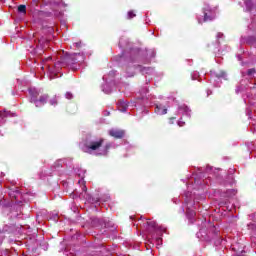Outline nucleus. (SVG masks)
Here are the masks:
<instances>
[{
    "instance_id": "f257e3e1",
    "label": "nucleus",
    "mask_w": 256,
    "mask_h": 256,
    "mask_svg": "<svg viewBox=\"0 0 256 256\" xmlns=\"http://www.w3.org/2000/svg\"><path fill=\"white\" fill-rule=\"evenodd\" d=\"M105 143L104 138H97L95 136H87L84 140L83 151L84 153H93V151H99Z\"/></svg>"
},
{
    "instance_id": "f03ea898",
    "label": "nucleus",
    "mask_w": 256,
    "mask_h": 256,
    "mask_svg": "<svg viewBox=\"0 0 256 256\" xmlns=\"http://www.w3.org/2000/svg\"><path fill=\"white\" fill-rule=\"evenodd\" d=\"M81 57H83L80 53H74V54H66L61 58L62 66L65 67V65H75V63H79L81 60Z\"/></svg>"
},
{
    "instance_id": "7ed1b4c3",
    "label": "nucleus",
    "mask_w": 256,
    "mask_h": 256,
    "mask_svg": "<svg viewBox=\"0 0 256 256\" xmlns=\"http://www.w3.org/2000/svg\"><path fill=\"white\" fill-rule=\"evenodd\" d=\"M204 13V23H208V21H213L217 17L215 14V10L211 9V7L207 6L203 9Z\"/></svg>"
},
{
    "instance_id": "20e7f679",
    "label": "nucleus",
    "mask_w": 256,
    "mask_h": 256,
    "mask_svg": "<svg viewBox=\"0 0 256 256\" xmlns=\"http://www.w3.org/2000/svg\"><path fill=\"white\" fill-rule=\"evenodd\" d=\"M109 135L114 137V139H123L125 137V131L123 130H110Z\"/></svg>"
},
{
    "instance_id": "39448f33",
    "label": "nucleus",
    "mask_w": 256,
    "mask_h": 256,
    "mask_svg": "<svg viewBox=\"0 0 256 256\" xmlns=\"http://www.w3.org/2000/svg\"><path fill=\"white\" fill-rule=\"evenodd\" d=\"M82 191H83V193H84L83 197H84V199H86V201H89V203H97V200L91 198V195H89V194L87 193V186L84 185V186L82 187Z\"/></svg>"
},
{
    "instance_id": "423d86ee",
    "label": "nucleus",
    "mask_w": 256,
    "mask_h": 256,
    "mask_svg": "<svg viewBox=\"0 0 256 256\" xmlns=\"http://www.w3.org/2000/svg\"><path fill=\"white\" fill-rule=\"evenodd\" d=\"M129 107V105L127 104V102H125V100H119L118 101V109L122 112L125 113V111H127V108Z\"/></svg>"
},
{
    "instance_id": "0eeeda50",
    "label": "nucleus",
    "mask_w": 256,
    "mask_h": 256,
    "mask_svg": "<svg viewBox=\"0 0 256 256\" xmlns=\"http://www.w3.org/2000/svg\"><path fill=\"white\" fill-rule=\"evenodd\" d=\"M18 13H23V15H26L27 14V6L24 4L19 5Z\"/></svg>"
},
{
    "instance_id": "6e6552de",
    "label": "nucleus",
    "mask_w": 256,
    "mask_h": 256,
    "mask_svg": "<svg viewBox=\"0 0 256 256\" xmlns=\"http://www.w3.org/2000/svg\"><path fill=\"white\" fill-rule=\"evenodd\" d=\"M147 225H148V227H150V229H157V222H155V221L148 220Z\"/></svg>"
},
{
    "instance_id": "1a4fd4ad",
    "label": "nucleus",
    "mask_w": 256,
    "mask_h": 256,
    "mask_svg": "<svg viewBox=\"0 0 256 256\" xmlns=\"http://www.w3.org/2000/svg\"><path fill=\"white\" fill-rule=\"evenodd\" d=\"M47 99H49V95L44 94L40 97L39 101L40 103H47Z\"/></svg>"
},
{
    "instance_id": "9d476101",
    "label": "nucleus",
    "mask_w": 256,
    "mask_h": 256,
    "mask_svg": "<svg viewBox=\"0 0 256 256\" xmlns=\"http://www.w3.org/2000/svg\"><path fill=\"white\" fill-rule=\"evenodd\" d=\"M186 213H187V215L190 216V217H195V215H196V213H195L194 210H189V209H188V210L186 211Z\"/></svg>"
},
{
    "instance_id": "9b49d317",
    "label": "nucleus",
    "mask_w": 256,
    "mask_h": 256,
    "mask_svg": "<svg viewBox=\"0 0 256 256\" xmlns=\"http://www.w3.org/2000/svg\"><path fill=\"white\" fill-rule=\"evenodd\" d=\"M45 43H47V40L45 38L38 39V44L39 45L43 46V45H45Z\"/></svg>"
},
{
    "instance_id": "f8f14e48",
    "label": "nucleus",
    "mask_w": 256,
    "mask_h": 256,
    "mask_svg": "<svg viewBox=\"0 0 256 256\" xmlns=\"http://www.w3.org/2000/svg\"><path fill=\"white\" fill-rule=\"evenodd\" d=\"M50 105H57V96H53V98L50 100Z\"/></svg>"
},
{
    "instance_id": "ddd939ff",
    "label": "nucleus",
    "mask_w": 256,
    "mask_h": 256,
    "mask_svg": "<svg viewBox=\"0 0 256 256\" xmlns=\"http://www.w3.org/2000/svg\"><path fill=\"white\" fill-rule=\"evenodd\" d=\"M133 17H136L135 12L129 11V12H128V19H133Z\"/></svg>"
},
{
    "instance_id": "4468645a",
    "label": "nucleus",
    "mask_w": 256,
    "mask_h": 256,
    "mask_svg": "<svg viewBox=\"0 0 256 256\" xmlns=\"http://www.w3.org/2000/svg\"><path fill=\"white\" fill-rule=\"evenodd\" d=\"M256 71L255 68H251L248 70L247 75L251 76V75H255Z\"/></svg>"
},
{
    "instance_id": "2eb2a0df",
    "label": "nucleus",
    "mask_w": 256,
    "mask_h": 256,
    "mask_svg": "<svg viewBox=\"0 0 256 256\" xmlns=\"http://www.w3.org/2000/svg\"><path fill=\"white\" fill-rule=\"evenodd\" d=\"M5 239V230L0 229V241H3Z\"/></svg>"
},
{
    "instance_id": "dca6fc26",
    "label": "nucleus",
    "mask_w": 256,
    "mask_h": 256,
    "mask_svg": "<svg viewBox=\"0 0 256 256\" xmlns=\"http://www.w3.org/2000/svg\"><path fill=\"white\" fill-rule=\"evenodd\" d=\"M155 113H158V115H160V113H161V106L160 105H156Z\"/></svg>"
},
{
    "instance_id": "f3484780",
    "label": "nucleus",
    "mask_w": 256,
    "mask_h": 256,
    "mask_svg": "<svg viewBox=\"0 0 256 256\" xmlns=\"http://www.w3.org/2000/svg\"><path fill=\"white\" fill-rule=\"evenodd\" d=\"M178 127H185V121H183L182 119H180L178 121Z\"/></svg>"
},
{
    "instance_id": "a211bd4d",
    "label": "nucleus",
    "mask_w": 256,
    "mask_h": 256,
    "mask_svg": "<svg viewBox=\"0 0 256 256\" xmlns=\"http://www.w3.org/2000/svg\"><path fill=\"white\" fill-rule=\"evenodd\" d=\"M160 115H167V108H164L161 112Z\"/></svg>"
},
{
    "instance_id": "6ab92c4d",
    "label": "nucleus",
    "mask_w": 256,
    "mask_h": 256,
    "mask_svg": "<svg viewBox=\"0 0 256 256\" xmlns=\"http://www.w3.org/2000/svg\"><path fill=\"white\" fill-rule=\"evenodd\" d=\"M0 117L3 119V117H5V112H0Z\"/></svg>"
},
{
    "instance_id": "aec40b11",
    "label": "nucleus",
    "mask_w": 256,
    "mask_h": 256,
    "mask_svg": "<svg viewBox=\"0 0 256 256\" xmlns=\"http://www.w3.org/2000/svg\"><path fill=\"white\" fill-rule=\"evenodd\" d=\"M217 37H223V34L222 33H218Z\"/></svg>"
},
{
    "instance_id": "412c9836",
    "label": "nucleus",
    "mask_w": 256,
    "mask_h": 256,
    "mask_svg": "<svg viewBox=\"0 0 256 256\" xmlns=\"http://www.w3.org/2000/svg\"><path fill=\"white\" fill-rule=\"evenodd\" d=\"M174 119H175V117H171V118H170V121H173Z\"/></svg>"
},
{
    "instance_id": "4be33fe9",
    "label": "nucleus",
    "mask_w": 256,
    "mask_h": 256,
    "mask_svg": "<svg viewBox=\"0 0 256 256\" xmlns=\"http://www.w3.org/2000/svg\"><path fill=\"white\" fill-rule=\"evenodd\" d=\"M49 60H51V57H48V58L46 59V61H49Z\"/></svg>"
},
{
    "instance_id": "5701e85b",
    "label": "nucleus",
    "mask_w": 256,
    "mask_h": 256,
    "mask_svg": "<svg viewBox=\"0 0 256 256\" xmlns=\"http://www.w3.org/2000/svg\"><path fill=\"white\" fill-rule=\"evenodd\" d=\"M255 85H256V83H255Z\"/></svg>"
}]
</instances>
